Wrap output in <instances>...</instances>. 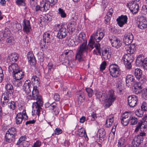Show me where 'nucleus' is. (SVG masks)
Returning <instances> with one entry per match:
<instances>
[{"instance_id": "6e6d98bb", "label": "nucleus", "mask_w": 147, "mask_h": 147, "mask_svg": "<svg viewBox=\"0 0 147 147\" xmlns=\"http://www.w3.org/2000/svg\"><path fill=\"white\" fill-rule=\"evenodd\" d=\"M144 138L140 137L139 136H138L136 138V143L138 145L141 143L143 140Z\"/></svg>"}, {"instance_id": "58836bf2", "label": "nucleus", "mask_w": 147, "mask_h": 147, "mask_svg": "<svg viewBox=\"0 0 147 147\" xmlns=\"http://www.w3.org/2000/svg\"><path fill=\"white\" fill-rule=\"evenodd\" d=\"M17 130L14 127H12L9 128L8 130L7 131L6 133L10 134L16 137L17 136Z\"/></svg>"}, {"instance_id": "7c9ffc66", "label": "nucleus", "mask_w": 147, "mask_h": 147, "mask_svg": "<svg viewBox=\"0 0 147 147\" xmlns=\"http://www.w3.org/2000/svg\"><path fill=\"white\" fill-rule=\"evenodd\" d=\"M96 98L99 99L100 100H105L107 97V94L104 91L98 92L96 94Z\"/></svg>"}, {"instance_id": "cd10ccee", "label": "nucleus", "mask_w": 147, "mask_h": 147, "mask_svg": "<svg viewBox=\"0 0 147 147\" xmlns=\"http://www.w3.org/2000/svg\"><path fill=\"white\" fill-rule=\"evenodd\" d=\"M40 10L41 11H46L48 10L46 9V4L45 3L44 1H42L40 3V5H37L36 6L35 11H38L39 10Z\"/></svg>"}, {"instance_id": "c03bdc74", "label": "nucleus", "mask_w": 147, "mask_h": 147, "mask_svg": "<svg viewBox=\"0 0 147 147\" xmlns=\"http://www.w3.org/2000/svg\"><path fill=\"white\" fill-rule=\"evenodd\" d=\"M125 140L124 138H121L119 140L118 147H125L124 145Z\"/></svg>"}, {"instance_id": "6ab92c4d", "label": "nucleus", "mask_w": 147, "mask_h": 147, "mask_svg": "<svg viewBox=\"0 0 147 147\" xmlns=\"http://www.w3.org/2000/svg\"><path fill=\"white\" fill-rule=\"evenodd\" d=\"M138 27L141 29H144L147 27V21L144 16H141L139 19Z\"/></svg>"}, {"instance_id": "2f4dec72", "label": "nucleus", "mask_w": 147, "mask_h": 147, "mask_svg": "<svg viewBox=\"0 0 147 147\" xmlns=\"http://www.w3.org/2000/svg\"><path fill=\"white\" fill-rule=\"evenodd\" d=\"M109 49L107 48L102 50V57L105 59H108L111 58V54H109Z\"/></svg>"}, {"instance_id": "412c9836", "label": "nucleus", "mask_w": 147, "mask_h": 147, "mask_svg": "<svg viewBox=\"0 0 147 147\" xmlns=\"http://www.w3.org/2000/svg\"><path fill=\"white\" fill-rule=\"evenodd\" d=\"M127 5L129 7L130 11L133 14H136L138 11L139 7L138 4H130V3H127Z\"/></svg>"}, {"instance_id": "864d4df0", "label": "nucleus", "mask_w": 147, "mask_h": 147, "mask_svg": "<svg viewBox=\"0 0 147 147\" xmlns=\"http://www.w3.org/2000/svg\"><path fill=\"white\" fill-rule=\"evenodd\" d=\"M86 91L88 94V96L89 97H91L92 95L93 90L90 88H86Z\"/></svg>"}, {"instance_id": "c756f323", "label": "nucleus", "mask_w": 147, "mask_h": 147, "mask_svg": "<svg viewBox=\"0 0 147 147\" xmlns=\"http://www.w3.org/2000/svg\"><path fill=\"white\" fill-rule=\"evenodd\" d=\"M58 0H45L44 1L45 3L46 4V9L48 10L50 7H52L57 2Z\"/></svg>"}, {"instance_id": "e433bc0d", "label": "nucleus", "mask_w": 147, "mask_h": 147, "mask_svg": "<svg viewBox=\"0 0 147 147\" xmlns=\"http://www.w3.org/2000/svg\"><path fill=\"white\" fill-rule=\"evenodd\" d=\"M134 80L135 79L134 76L130 75H128L126 78V85L129 87V84H132V82H134Z\"/></svg>"}, {"instance_id": "4be33fe9", "label": "nucleus", "mask_w": 147, "mask_h": 147, "mask_svg": "<svg viewBox=\"0 0 147 147\" xmlns=\"http://www.w3.org/2000/svg\"><path fill=\"white\" fill-rule=\"evenodd\" d=\"M12 75L16 80H19L24 77V73L21 69H20L12 74Z\"/></svg>"}, {"instance_id": "72a5a7b5", "label": "nucleus", "mask_w": 147, "mask_h": 147, "mask_svg": "<svg viewBox=\"0 0 147 147\" xmlns=\"http://www.w3.org/2000/svg\"><path fill=\"white\" fill-rule=\"evenodd\" d=\"M111 44L113 47L117 49L121 47L122 43L120 40L116 38L115 39L112 41Z\"/></svg>"}, {"instance_id": "423d86ee", "label": "nucleus", "mask_w": 147, "mask_h": 147, "mask_svg": "<svg viewBox=\"0 0 147 147\" xmlns=\"http://www.w3.org/2000/svg\"><path fill=\"white\" fill-rule=\"evenodd\" d=\"M136 65L147 70V58H145L142 55H139L137 57L136 61Z\"/></svg>"}, {"instance_id": "f3484780", "label": "nucleus", "mask_w": 147, "mask_h": 147, "mask_svg": "<svg viewBox=\"0 0 147 147\" xmlns=\"http://www.w3.org/2000/svg\"><path fill=\"white\" fill-rule=\"evenodd\" d=\"M127 17L126 16L122 15L119 17L116 20L118 25L120 27H122L124 25L127 23Z\"/></svg>"}, {"instance_id": "6e6552de", "label": "nucleus", "mask_w": 147, "mask_h": 147, "mask_svg": "<svg viewBox=\"0 0 147 147\" xmlns=\"http://www.w3.org/2000/svg\"><path fill=\"white\" fill-rule=\"evenodd\" d=\"M57 29L58 31L57 37L58 38L62 39L67 36V32L64 25L58 24L57 25Z\"/></svg>"}, {"instance_id": "37998d69", "label": "nucleus", "mask_w": 147, "mask_h": 147, "mask_svg": "<svg viewBox=\"0 0 147 147\" xmlns=\"http://www.w3.org/2000/svg\"><path fill=\"white\" fill-rule=\"evenodd\" d=\"M100 45L98 42L94 44V46L96 51H97L99 55L101 54V50L100 47Z\"/></svg>"}, {"instance_id": "c85d7f7f", "label": "nucleus", "mask_w": 147, "mask_h": 147, "mask_svg": "<svg viewBox=\"0 0 147 147\" xmlns=\"http://www.w3.org/2000/svg\"><path fill=\"white\" fill-rule=\"evenodd\" d=\"M16 137L15 136L6 133L5 136V141L8 143L14 142L16 141Z\"/></svg>"}, {"instance_id": "ea45409f", "label": "nucleus", "mask_w": 147, "mask_h": 147, "mask_svg": "<svg viewBox=\"0 0 147 147\" xmlns=\"http://www.w3.org/2000/svg\"><path fill=\"white\" fill-rule=\"evenodd\" d=\"M78 134L80 137L87 136L86 133L84 128H81L78 130Z\"/></svg>"}, {"instance_id": "39448f33", "label": "nucleus", "mask_w": 147, "mask_h": 147, "mask_svg": "<svg viewBox=\"0 0 147 147\" xmlns=\"http://www.w3.org/2000/svg\"><path fill=\"white\" fill-rule=\"evenodd\" d=\"M134 59V56L128 53L122 57L121 61L123 62L126 67L128 69L131 68V63Z\"/></svg>"}, {"instance_id": "0e129e2a", "label": "nucleus", "mask_w": 147, "mask_h": 147, "mask_svg": "<svg viewBox=\"0 0 147 147\" xmlns=\"http://www.w3.org/2000/svg\"><path fill=\"white\" fill-rule=\"evenodd\" d=\"M41 145L40 142L39 140H37L34 143L32 146V147H40Z\"/></svg>"}, {"instance_id": "9d476101", "label": "nucleus", "mask_w": 147, "mask_h": 147, "mask_svg": "<svg viewBox=\"0 0 147 147\" xmlns=\"http://www.w3.org/2000/svg\"><path fill=\"white\" fill-rule=\"evenodd\" d=\"M103 31L102 28H99L96 33L91 36H93V39L96 42H99L102 40L104 36Z\"/></svg>"}, {"instance_id": "1a4fd4ad", "label": "nucleus", "mask_w": 147, "mask_h": 147, "mask_svg": "<svg viewBox=\"0 0 147 147\" xmlns=\"http://www.w3.org/2000/svg\"><path fill=\"white\" fill-rule=\"evenodd\" d=\"M27 140V138L26 135L21 136L19 139L16 145L17 147H29L30 144L28 141H26Z\"/></svg>"}, {"instance_id": "e2e57ef3", "label": "nucleus", "mask_w": 147, "mask_h": 147, "mask_svg": "<svg viewBox=\"0 0 147 147\" xmlns=\"http://www.w3.org/2000/svg\"><path fill=\"white\" fill-rule=\"evenodd\" d=\"M4 78L3 70L0 67V82H2Z\"/></svg>"}, {"instance_id": "603ef678", "label": "nucleus", "mask_w": 147, "mask_h": 147, "mask_svg": "<svg viewBox=\"0 0 147 147\" xmlns=\"http://www.w3.org/2000/svg\"><path fill=\"white\" fill-rule=\"evenodd\" d=\"M141 108L142 111H146L147 109V104L145 102H143L141 106Z\"/></svg>"}, {"instance_id": "5fc2aeb1", "label": "nucleus", "mask_w": 147, "mask_h": 147, "mask_svg": "<svg viewBox=\"0 0 147 147\" xmlns=\"http://www.w3.org/2000/svg\"><path fill=\"white\" fill-rule=\"evenodd\" d=\"M111 17L106 15L105 17V23L106 24H109L110 23Z\"/></svg>"}, {"instance_id": "b1692460", "label": "nucleus", "mask_w": 147, "mask_h": 147, "mask_svg": "<svg viewBox=\"0 0 147 147\" xmlns=\"http://www.w3.org/2000/svg\"><path fill=\"white\" fill-rule=\"evenodd\" d=\"M32 88L30 81L29 80L26 81L23 86V89L26 93L28 94L30 92Z\"/></svg>"}, {"instance_id": "8fccbe9b", "label": "nucleus", "mask_w": 147, "mask_h": 147, "mask_svg": "<svg viewBox=\"0 0 147 147\" xmlns=\"http://www.w3.org/2000/svg\"><path fill=\"white\" fill-rule=\"evenodd\" d=\"M117 91L119 94L122 93L123 91V87L122 86L121 84H119L117 86Z\"/></svg>"}, {"instance_id": "ddd939ff", "label": "nucleus", "mask_w": 147, "mask_h": 147, "mask_svg": "<svg viewBox=\"0 0 147 147\" xmlns=\"http://www.w3.org/2000/svg\"><path fill=\"white\" fill-rule=\"evenodd\" d=\"M133 38V35L130 32L127 33L124 35L123 42L126 46H129L132 43Z\"/></svg>"}, {"instance_id": "a211bd4d", "label": "nucleus", "mask_w": 147, "mask_h": 147, "mask_svg": "<svg viewBox=\"0 0 147 147\" xmlns=\"http://www.w3.org/2000/svg\"><path fill=\"white\" fill-rule=\"evenodd\" d=\"M19 55L16 53H12L10 54L7 58V63H14L17 61L18 59Z\"/></svg>"}, {"instance_id": "de8ad7c7", "label": "nucleus", "mask_w": 147, "mask_h": 147, "mask_svg": "<svg viewBox=\"0 0 147 147\" xmlns=\"http://www.w3.org/2000/svg\"><path fill=\"white\" fill-rule=\"evenodd\" d=\"M40 47L41 49L46 48L48 43L45 42L44 40H42L40 41L39 43Z\"/></svg>"}, {"instance_id": "13d9d810", "label": "nucleus", "mask_w": 147, "mask_h": 147, "mask_svg": "<svg viewBox=\"0 0 147 147\" xmlns=\"http://www.w3.org/2000/svg\"><path fill=\"white\" fill-rule=\"evenodd\" d=\"M53 98V99L56 101H59L60 99V96L57 93L54 94Z\"/></svg>"}, {"instance_id": "f704fd0d", "label": "nucleus", "mask_w": 147, "mask_h": 147, "mask_svg": "<svg viewBox=\"0 0 147 147\" xmlns=\"http://www.w3.org/2000/svg\"><path fill=\"white\" fill-rule=\"evenodd\" d=\"M52 36L50 34L46 32L43 34L42 40L45 42L49 43H50L51 39L52 38Z\"/></svg>"}, {"instance_id": "4468645a", "label": "nucleus", "mask_w": 147, "mask_h": 147, "mask_svg": "<svg viewBox=\"0 0 147 147\" xmlns=\"http://www.w3.org/2000/svg\"><path fill=\"white\" fill-rule=\"evenodd\" d=\"M109 98L106 104L108 107L111 105L116 98V96L115 94L114 91L113 90H112L109 91Z\"/></svg>"}, {"instance_id": "680f3d73", "label": "nucleus", "mask_w": 147, "mask_h": 147, "mask_svg": "<svg viewBox=\"0 0 147 147\" xmlns=\"http://www.w3.org/2000/svg\"><path fill=\"white\" fill-rule=\"evenodd\" d=\"M134 92L136 94H138L139 93H140L141 91V89H140V88H136V87H134L133 88Z\"/></svg>"}, {"instance_id": "a19ab883", "label": "nucleus", "mask_w": 147, "mask_h": 147, "mask_svg": "<svg viewBox=\"0 0 147 147\" xmlns=\"http://www.w3.org/2000/svg\"><path fill=\"white\" fill-rule=\"evenodd\" d=\"M130 117L129 122L131 123V125H135L138 122V119L130 115Z\"/></svg>"}, {"instance_id": "79ce46f5", "label": "nucleus", "mask_w": 147, "mask_h": 147, "mask_svg": "<svg viewBox=\"0 0 147 147\" xmlns=\"http://www.w3.org/2000/svg\"><path fill=\"white\" fill-rule=\"evenodd\" d=\"M114 121V117L109 118L107 119L106 123L107 126L108 127H110L112 125Z\"/></svg>"}, {"instance_id": "dca6fc26", "label": "nucleus", "mask_w": 147, "mask_h": 147, "mask_svg": "<svg viewBox=\"0 0 147 147\" xmlns=\"http://www.w3.org/2000/svg\"><path fill=\"white\" fill-rule=\"evenodd\" d=\"M23 30L26 33H28L32 30L30 22L28 20L24 19L22 23Z\"/></svg>"}, {"instance_id": "393cba45", "label": "nucleus", "mask_w": 147, "mask_h": 147, "mask_svg": "<svg viewBox=\"0 0 147 147\" xmlns=\"http://www.w3.org/2000/svg\"><path fill=\"white\" fill-rule=\"evenodd\" d=\"M40 80L39 78L36 76H33L31 78V82L33 85L34 86L33 89H36L38 90L37 88L39 86L40 84Z\"/></svg>"}, {"instance_id": "20e7f679", "label": "nucleus", "mask_w": 147, "mask_h": 147, "mask_svg": "<svg viewBox=\"0 0 147 147\" xmlns=\"http://www.w3.org/2000/svg\"><path fill=\"white\" fill-rule=\"evenodd\" d=\"M5 88L7 92L5 94H3L2 96H3V101L2 99H1V102L2 106L4 107L5 104L9 102V95H11L14 92V90L13 86L11 84H8L5 86Z\"/></svg>"}, {"instance_id": "052dcab7", "label": "nucleus", "mask_w": 147, "mask_h": 147, "mask_svg": "<svg viewBox=\"0 0 147 147\" xmlns=\"http://www.w3.org/2000/svg\"><path fill=\"white\" fill-rule=\"evenodd\" d=\"M22 113V117H24V119L25 120H27L28 119V117L27 115L26 112V111L25 109H24L23 110Z\"/></svg>"}, {"instance_id": "aec40b11", "label": "nucleus", "mask_w": 147, "mask_h": 147, "mask_svg": "<svg viewBox=\"0 0 147 147\" xmlns=\"http://www.w3.org/2000/svg\"><path fill=\"white\" fill-rule=\"evenodd\" d=\"M147 129V125L145 124L144 122L142 121L139 122L135 130V132H137L140 129L141 132H144Z\"/></svg>"}, {"instance_id": "09e8293b", "label": "nucleus", "mask_w": 147, "mask_h": 147, "mask_svg": "<svg viewBox=\"0 0 147 147\" xmlns=\"http://www.w3.org/2000/svg\"><path fill=\"white\" fill-rule=\"evenodd\" d=\"M58 13L60 15L61 18H64L66 17V14L63 9L59 8L58 9Z\"/></svg>"}, {"instance_id": "c9c22d12", "label": "nucleus", "mask_w": 147, "mask_h": 147, "mask_svg": "<svg viewBox=\"0 0 147 147\" xmlns=\"http://www.w3.org/2000/svg\"><path fill=\"white\" fill-rule=\"evenodd\" d=\"M129 46V47L126 48L128 53L130 54H133L136 51V46L134 44H133L131 45L130 44L129 46Z\"/></svg>"}, {"instance_id": "49530a36", "label": "nucleus", "mask_w": 147, "mask_h": 147, "mask_svg": "<svg viewBox=\"0 0 147 147\" xmlns=\"http://www.w3.org/2000/svg\"><path fill=\"white\" fill-rule=\"evenodd\" d=\"M26 0H17L16 3L18 6H25Z\"/></svg>"}, {"instance_id": "5701e85b", "label": "nucleus", "mask_w": 147, "mask_h": 147, "mask_svg": "<svg viewBox=\"0 0 147 147\" xmlns=\"http://www.w3.org/2000/svg\"><path fill=\"white\" fill-rule=\"evenodd\" d=\"M10 64L8 68L10 74H12L20 69L17 63H11Z\"/></svg>"}, {"instance_id": "3c124183", "label": "nucleus", "mask_w": 147, "mask_h": 147, "mask_svg": "<svg viewBox=\"0 0 147 147\" xmlns=\"http://www.w3.org/2000/svg\"><path fill=\"white\" fill-rule=\"evenodd\" d=\"M18 80H16L13 82V84L15 86L17 87H21L23 84L22 82L21 81H18Z\"/></svg>"}, {"instance_id": "2eb2a0df", "label": "nucleus", "mask_w": 147, "mask_h": 147, "mask_svg": "<svg viewBox=\"0 0 147 147\" xmlns=\"http://www.w3.org/2000/svg\"><path fill=\"white\" fill-rule=\"evenodd\" d=\"M130 114L127 112H125L123 114L121 118V123L124 125H127L129 122Z\"/></svg>"}, {"instance_id": "a878e982", "label": "nucleus", "mask_w": 147, "mask_h": 147, "mask_svg": "<svg viewBox=\"0 0 147 147\" xmlns=\"http://www.w3.org/2000/svg\"><path fill=\"white\" fill-rule=\"evenodd\" d=\"M106 132L103 129H100L98 130L97 134V137L99 138L100 142H102L105 138Z\"/></svg>"}, {"instance_id": "bb28decb", "label": "nucleus", "mask_w": 147, "mask_h": 147, "mask_svg": "<svg viewBox=\"0 0 147 147\" xmlns=\"http://www.w3.org/2000/svg\"><path fill=\"white\" fill-rule=\"evenodd\" d=\"M28 61L31 65H34L36 64L35 58L33 54L31 52H29L27 55Z\"/></svg>"}, {"instance_id": "473e14b6", "label": "nucleus", "mask_w": 147, "mask_h": 147, "mask_svg": "<svg viewBox=\"0 0 147 147\" xmlns=\"http://www.w3.org/2000/svg\"><path fill=\"white\" fill-rule=\"evenodd\" d=\"M67 28L71 32L74 31L76 28V23L75 21H71L68 24Z\"/></svg>"}, {"instance_id": "a18cd8bd", "label": "nucleus", "mask_w": 147, "mask_h": 147, "mask_svg": "<svg viewBox=\"0 0 147 147\" xmlns=\"http://www.w3.org/2000/svg\"><path fill=\"white\" fill-rule=\"evenodd\" d=\"M8 103V106L9 108L10 109H12L13 110L15 109V108H16V106L15 105V104L14 101H10L9 103L7 102ZM7 103L6 104H5V105H7Z\"/></svg>"}, {"instance_id": "4c0bfd02", "label": "nucleus", "mask_w": 147, "mask_h": 147, "mask_svg": "<svg viewBox=\"0 0 147 147\" xmlns=\"http://www.w3.org/2000/svg\"><path fill=\"white\" fill-rule=\"evenodd\" d=\"M24 119L21 112L18 113L16 115V122L17 124L21 123Z\"/></svg>"}, {"instance_id": "0eeeda50", "label": "nucleus", "mask_w": 147, "mask_h": 147, "mask_svg": "<svg viewBox=\"0 0 147 147\" xmlns=\"http://www.w3.org/2000/svg\"><path fill=\"white\" fill-rule=\"evenodd\" d=\"M109 70L111 76L113 77H117L120 75L119 68V66L116 64L111 65Z\"/></svg>"}, {"instance_id": "bf43d9fd", "label": "nucleus", "mask_w": 147, "mask_h": 147, "mask_svg": "<svg viewBox=\"0 0 147 147\" xmlns=\"http://www.w3.org/2000/svg\"><path fill=\"white\" fill-rule=\"evenodd\" d=\"M107 65V63L106 61H104L101 64L100 66V71H102L105 69Z\"/></svg>"}, {"instance_id": "f03ea898", "label": "nucleus", "mask_w": 147, "mask_h": 147, "mask_svg": "<svg viewBox=\"0 0 147 147\" xmlns=\"http://www.w3.org/2000/svg\"><path fill=\"white\" fill-rule=\"evenodd\" d=\"M87 41L86 42L85 45V50H82V49H78L77 53L75 56V59L78 60L79 62H80L83 60V54L84 53H87L88 51H90L93 49L94 45L95 44V40L93 39V36H91L90 40L89 41V43L87 46Z\"/></svg>"}, {"instance_id": "f8f14e48", "label": "nucleus", "mask_w": 147, "mask_h": 147, "mask_svg": "<svg viewBox=\"0 0 147 147\" xmlns=\"http://www.w3.org/2000/svg\"><path fill=\"white\" fill-rule=\"evenodd\" d=\"M128 103L130 107H133L135 106L138 102V97L135 95L129 96L127 98Z\"/></svg>"}, {"instance_id": "7ed1b4c3", "label": "nucleus", "mask_w": 147, "mask_h": 147, "mask_svg": "<svg viewBox=\"0 0 147 147\" xmlns=\"http://www.w3.org/2000/svg\"><path fill=\"white\" fill-rule=\"evenodd\" d=\"M71 41L74 43V44L72 45V46L74 45H77L79 43H82L78 49H82L83 50H85V47L87 39L86 34L84 32H80L78 36L75 37L74 40H71Z\"/></svg>"}, {"instance_id": "774afa93", "label": "nucleus", "mask_w": 147, "mask_h": 147, "mask_svg": "<svg viewBox=\"0 0 147 147\" xmlns=\"http://www.w3.org/2000/svg\"><path fill=\"white\" fill-rule=\"evenodd\" d=\"M55 134L57 135H59L61 134L62 132V131L61 129L59 128H56L55 131Z\"/></svg>"}, {"instance_id": "69168bd1", "label": "nucleus", "mask_w": 147, "mask_h": 147, "mask_svg": "<svg viewBox=\"0 0 147 147\" xmlns=\"http://www.w3.org/2000/svg\"><path fill=\"white\" fill-rule=\"evenodd\" d=\"M57 107V104L55 102H53L50 104V109L52 110H54Z\"/></svg>"}, {"instance_id": "f257e3e1", "label": "nucleus", "mask_w": 147, "mask_h": 147, "mask_svg": "<svg viewBox=\"0 0 147 147\" xmlns=\"http://www.w3.org/2000/svg\"><path fill=\"white\" fill-rule=\"evenodd\" d=\"M26 98L28 100H36V102L33 103L32 107L34 109V111H36V114L39 116L40 112V110L42 109L41 107L43 105V102L42 96L39 94L38 90L33 89L32 95H27Z\"/></svg>"}, {"instance_id": "4d7b16f0", "label": "nucleus", "mask_w": 147, "mask_h": 147, "mask_svg": "<svg viewBox=\"0 0 147 147\" xmlns=\"http://www.w3.org/2000/svg\"><path fill=\"white\" fill-rule=\"evenodd\" d=\"M84 97L83 93H81L78 96L79 100L80 102H83L84 101Z\"/></svg>"}, {"instance_id": "9b49d317", "label": "nucleus", "mask_w": 147, "mask_h": 147, "mask_svg": "<svg viewBox=\"0 0 147 147\" xmlns=\"http://www.w3.org/2000/svg\"><path fill=\"white\" fill-rule=\"evenodd\" d=\"M134 73L136 78L140 81L144 82L147 80L146 77L142 76V71L140 69L137 68L135 69Z\"/></svg>"}, {"instance_id": "338daca9", "label": "nucleus", "mask_w": 147, "mask_h": 147, "mask_svg": "<svg viewBox=\"0 0 147 147\" xmlns=\"http://www.w3.org/2000/svg\"><path fill=\"white\" fill-rule=\"evenodd\" d=\"M52 17L51 15V14L50 13H48L46 14L45 16V18L47 20L50 21L52 19Z\"/></svg>"}]
</instances>
